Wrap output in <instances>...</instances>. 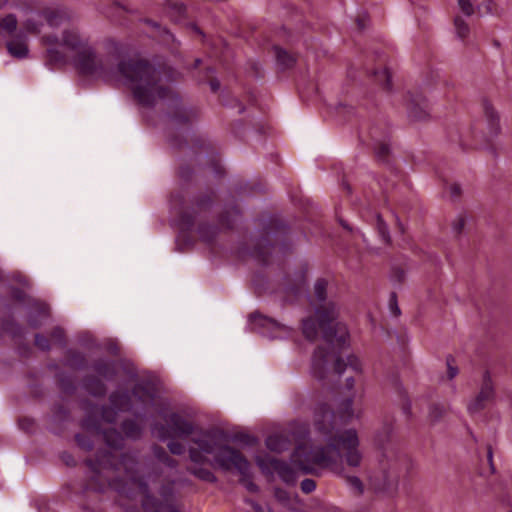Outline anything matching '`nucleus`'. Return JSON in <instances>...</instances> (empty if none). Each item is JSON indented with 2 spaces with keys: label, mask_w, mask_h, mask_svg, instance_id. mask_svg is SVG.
Listing matches in <instances>:
<instances>
[{
  "label": "nucleus",
  "mask_w": 512,
  "mask_h": 512,
  "mask_svg": "<svg viewBox=\"0 0 512 512\" xmlns=\"http://www.w3.org/2000/svg\"><path fill=\"white\" fill-rule=\"evenodd\" d=\"M69 20L64 10L48 8L24 23L27 32L42 35L49 65L71 64L82 75L121 84L143 106L152 107L159 100L175 107L178 105V95L162 82L161 72L148 61L127 57L119 60L115 66H108L106 60L97 55L89 37L77 28H65L61 38L46 31L47 28L61 27Z\"/></svg>",
  "instance_id": "1"
},
{
  "label": "nucleus",
  "mask_w": 512,
  "mask_h": 512,
  "mask_svg": "<svg viewBox=\"0 0 512 512\" xmlns=\"http://www.w3.org/2000/svg\"><path fill=\"white\" fill-rule=\"evenodd\" d=\"M354 415L353 397L342 401L337 413L325 403L318 404L312 432H308L305 425L292 431L297 440L292 461L304 474L329 470L344 478L350 490L360 495L364 490L362 481L357 476L347 475L343 467L345 463L349 468H359L364 459L357 430L341 428Z\"/></svg>",
  "instance_id": "2"
},
{
  "label": "nucleus",
  "mask_w": 512,
  "mask_h": 512,
  "mask_svg": "<svg viewBox=\"0 0 512 512\" xmlns=\"http://www.w3.org/2000/svg\"><path fill=\"white\" fill-rule=\"evenodd\" d=\"M95 430L111 450L101 453L95 461H87L89 489L101 492L106 486L118 489L117 482L131 483L144 495L142 506L146 512H179L171 503L173 482H165L157 471L140 466L134 455L119 453L123 437L115 429L102 428L100 424Z\"/></svg>",
  "instance_id": "3"
},
{
  "label": "nucleus",
  "mask_w": 512,
  "mask_h": 512,
  "mask_svg": "<svg viewBox=\"0 0 512 512\" xmlns=\"http://www.w3.org/2000/svg\"><path fill=\"white\" fill-rule=\"evenodd\" d=\"M315 313L323 338L328 347H318L312 357L311 374L317 380L328 383L338 382L347 391L362 379L363 367L360 359L351 354L343 358L340 351L346 347L349 333L345 324L337 322L338 309L334 303L316 306Z\"/></svg>",
  "instance_id": "4"
},
{
  "label": "nucleus",
  "mask_w": 512,
  "mask_h": 512,
  "mask_svg": "<svg viewBox=\"0 0 512 512\" xmlns=\"http://www.w3.org/2000/svg\"><path fill=\"white\" fill-rule=\"evenodd\" d=\"M154 398V388L148 383L135 385L132 394L116 391L110 396V406L102 409L101 419L111 424L116 421L118 412L132 411L138 415L154 405Z\"/></svg>",
  "instance_id": "5"
},
{
  "label": "nucleus",
  "mask_w": 512,
  "mask_h": 512,
  "mask_svg": "<svg viewBox=\"0 0 512 512\" xmlns=\"http://www.w3.org/2000/svg\"><path fill=\"white\" fill-rule=\"evenodd\" d=\"M406 464V456L396 448H384L377 468L368 475L371 486L379 492L396 491Z\"/></svg>",
  "instance_id": "6"
},
{
  "label": "nucleus",
  "mask_w": 512,
  "mask_h": 512,
  "mask_svg": "<svg viewBox=\"0 0 512 512\" xmlns=\"http://www.w3.org/2000/svg\"><path fill=\"white\" fill-rule=\"evenodd\" d=\"M192 442L198 446V450L191 448L189 450L190 459L199 463L204 461L202 454H211L214 456L213 465L220 468L218 458L226 449L235 450L231 446L222 443V435L216 430H200L193 434Z\"/></svg>",
  "instance_id": "7"
},
{
  "label": "nucleus",
  "mask_w": 512,
  "mask_h": 512,
  "mask_svg": "<svg viewBox=\"0 0 512 512\" xmlns=\"http://www.w3.org/2000/svg\"><path fill=\"white\" fill-rule=\"evenodd\" d=\"M220 469L235 471L240 475V483L252 493L258 491V486L252 480L251 464L238 450L226 449L218 458Z\"/></svg>",
  "instance_id": "8"
},
{
  "label": "nucleus",
  "mask_w": 512,
  "mask_h": 512,
  "mask_svg": "<svg viewBox=\"0 0 512 512\" xmlns=\"http://www.w3.org/2000/svg\"><path fill=\"white\" fill-rule=\"evenodd\" d=\"M163 419L166 425L155 424L151 428L152 434L162 441L173 437L186 438L196 432L195 425L178 413H170Z\"/></svg>",
  "instance_id": "9"
},
{
  "label": "nucleus",
  "mask_w": 512,
  "mask_h": 512,
  "mask_svg": "<svg viewBox=\"0 0 512 512\" xmlns=\"http://www.w3.org/2000/svg\"><path fill=\"white\" fill-rule=\"evenodd\" d=\"M249 325L252 330L271 339L284 338L290 333L289 326L259 313L250 315Z\"/></svg>",
  "instance_id": "10"
},
{
  "label": "nucleus",
  "mask_w": 512,
  "mask_h": 512,
  "mask_svg": "<svg viewBox=\"0 0 512 512\" xmlns=\"http://www.w3.org/2000/svg\"><path fill=\"white\" fill-rule=\"evenodd\" d=\"M256 463L264 473H277L280 479L288 485L295 484L297 472L288 463L273 457H257Z\"/></svg>",
  "instance_id": "11"
},
{
  "label": "nucleus",
  "mask_w": 512,
  "mask_h": 512,
  "mask_svg": "<svg viewBox=\"0 0 512 512\" xmlns=\"http://www.w3.org/2000/svg\"><path fill=\"white\" fill-rule=\"evenodd\" d=\"M494 395V387L490 375L488 372H485L479 393L467 405L468 413L475 415L482 411L493 400Z\"/></svg>",
  "instance_id": "12"
},
{
  "label": "nucleus",
  "mask_w": 512,
  "mask_h": 512,
  "mask_svg": "<svg viewBox=\"0 0 512 512\" xmlns=\"http://www.w3.org/2000/svg\"><path fill=\"white\" fill-rule=\"evenodd\" d=\"M27 41V36L23 33L16 34L6 43L9 54L18 59L26 58L29 54Z\"/></svg>",
  "instance_id": "13"
},
{
  "label": "nucleus",
  "mask_w": 512,
  "mask_h": 512,
  "mask_svg": "<svg viewBox=\"0 0 512 512\" xmlns=\"http://www.w3.org/2000/svg\"><path fill=\"white\" fill-rule=\"evenodd\" d=\"M429 107L425 99H412L408 105V115L412 120L421 121L429 117Z\"/></svg>",
  "instance_id": "14"
},
{
  "label": "nucleus",
  "mask_w": 512,
  "mask_h": 512,
  "mask_svg": "<svg viewBox=\"0 0 512 512\" xmlns=\"http://www.w3.org/2000/svg\"><path fill=\"white\" fill-rule=\"evenodd\" d=\"M483 113L484 119L488 126L489 134L492 136L496 135L500 130V120L497 111L488 101H484Z\"/></svg>",
  "instance_id": "15"
},
{
  "label": "nucleus",
  "mask_w": 512,
  "mask_h": 512,
  "mask_svg": "<svg viewBox=\"0 0 512 512\" xmlns=\"http://www.w3.org/2000/svg\"><path fill=\"white\" fill-rule=\"evenodd\" d=\"M265 443L269 450L279 453L289 448L290 439L282 433H275L268 436Z\"/></svg>",
  "instance_id": "16"
},
{
  "label": "nucleus",
  "mask_w": 512,
  "mask_h": 512,
  "mask_svg": "<svg viewBox=\"0 0 512 512\" xmlns=\"http://www.w3.org/2000/svg\"><path fill=\"white\" fill-rule=\"evenodd\" d=\"M97 374L107 380H110L115 375V363L108 360H100L94 365Z\"/></svg>",
  "instance_id": "17"
},
{
  "label": "nucleus",
  "mask_w": 512,
  "mask_h": 512,
  "mask_svg": "<svg viewBox=\"0 0 512 512\" xmlns=\"http://www.w3.org/2000/svg\"><path fill=\"white\" fill-rule=\"evenodd\" d=\"M285 294H286L287 301H292L293 298H298L302 295L307 296V284H306L304 276H301L299 278V281L296 284V286L287 287L285 289Z\"/></svg>",
  "instance_id": "18"
},
{
  "label": "nucleus",
  "mask_w": 512,
  "mask_h": 512,
  "mask_svg": "<svg viewBox=\"0 0 512 512\" xmlns=\"http://www.w3.org/2000/svg\"><path fill=\"white\" fill-rule=\"evenodd\" d=\"M477 12L481 17L486 15H498L499 9L494 1L484 0L477 6Z\"/></svg>",
  "instance_id": "19"
},
{
  "label": "nucleus",
  "mask_w": 512,
  "mask_h": 512,
  "mask_svg": "<svg viewBox=\"0 0 512 512\" xmlns=\"http://www.w3.org/2000/svg\"><path fill=\"white\" fill-rule=\"evenodd\" d=\"M277 63L283 68H290L295 63V58L288 54L285 50L276 47L275 48Z\"/></svg>",
  "instance_id": "20"
},
{
  "label": "nucleus",
  "mask_w": 512,
  "mask_h": 512,
  "mask_svg": "<svg viewBox=\"0 0 512 512\" xmlns=\"http://www.w3.org/2000/svg\"><path fill=\"white\" fill-rule=\"evenodd\" d=\"M122 429L125 435L129 438L136 439L141 434V427L135 421H124Z\"/></svg>",
  "instance_id": "21"
},
{
  "label": "nucleus",
  "mask_w": 512,
  "mask_h": 512,
  "mask_svg": "<svg viewBox=\"0 0 512 512\" xmlns=\"http://www.w3.org/2000/svg\"><path fill=\"white\" fill-rule=\"evenodd\" d=\"M375 225H376V229L378 231V234H379L381 240L384 243H389L390 242V233H389L388 227L379 214H377L375 216Z\"/></svg>",
  "instance_id": "22"
},
{
  "label": "nucleus",
  "mask_w": 512,
  "mask_h": 512,
  "mask_svg": "<svg viewBox=\"0 0 512 512\" xmlns=\"http://www.w3.org/2000/svg\"><path fill=\"white\" fill-rule=\"evenodd\" d=\"M198 234L203 241L210 242L215 238L217 228L211 225H201L198 228Z\"/></svg>",
  "instance_id": "23"
},
{
  "label": "nucleus",
  "mask_w": 512,
  "mask_h": 512,
  "mask_svg": "<svg viewBox=\"0 0 512 512\" xmlns=\"http://www.w3.org/2000/svg\"><path fill=\"white\" fill-rule=\"evenodd\" d=\"M303 334L309 340H313L317 336V328L312 318L304 319L302 323Z\"/></svg>",
  "instance_id": "24"
},
{
  "label": "nucleus",
  "mask_w": 512,
  "mask_h": 512,
  "mask_svg": "<svg viewBox=\"0 0 512 512\" xmlns=\"http://www.w3.org/2000/svg\"><path fill=\"white\" fill-rule=\"evenodd\" d=\"M327 285L325 279H318L314 284V296L320 303L326 299Z\"/></svg>",
  "instance_id": "25"
},
{
  "label": "nucleus",
  "mask_w": 512,
  "mask_h": 512,
  "mask_svg": "<svg viewBox=\"0 0 512 512\" xmlns=\"http://www.w3.org/2000/svg\"><path fill=\"white\" fill-rule=\"evenodd\" d=\"M456 34L460 39H464L469 34V25L461 17H456L454 20Z\"/></svg>",
  "instance_id": "26"
},
{
  "label": "nucleus",
  "mask_w": 512,
  "mask_h": 512,
  "mask_svg": "<svg viewBox=\"0 0 512 512\" xmlns=\"http://www.w3.org/2000/svg\"><path fill=\"white\" fill-rule=\"evenodd\" d=\"M192 474H194L197 478L214 483L217 481L216 476L208 469L206 468H197L191 471Z\"/></svg>",
  "instance_id": "27"
},
{
  "label": "nucleus",
  "mask_w": 512,
  "mask_h": 512,
  "mask_svg": "<svg viewBox=\"0 0 512 512\" xmlns=\"http://www.w3.org/2000/svg\"><path fill=\"white\" fill-rule=\"evenodd\" d=\"M153 452H154L155 457L160 462L164 463L165 465H167L169 467H175V465H176L175 461L167 455V453L165 452V450L163 448L155 446L153 449Z\"/></svg>",
  "instance_id": "28"
},
{
  "label": "nucleus",
  "mask_w": 512,
  "mask_h": 512,
  "mask_svg": "<svg viewBox=\"0 0 512 512\" xmlns=\"http://www.w3.org/2000/svg\"><path fill=\"white\" fill-rule=\"evenodd\" d=\"M466 224V215L459 213L452 222V232L454 235L459 236Z\"/></svg>",
  "instance_id": "29"
},
{
  "label": "nucleus",
  "mask_w": 512,
  "mask_h": 512,
  "mask_svg": "<svg viewBox=\"0 0 512 512\" xmlns=\"http://www.w3.org/2000/svg\"><path fill=\"white\" fill-rule=\"evenodd\" d=\"M87 390L94 396H102L105 394L106 389L103 383L99 381H88L86 384Z\"/></svg>",
  "instance_id": "30"
},
{
  "label": "nucleus",
  "mask_w": 512,
  "mask_h": 512,
  "mask_svg": "<svg viewBox=\"0 0 512 512\" xmlns=\"http://www.w3.org/2000/svg\"><path fill=\"white\" fill-rule=\"evenodd\" d=\"M445 409L440 404H432L429 408L428 417L431 422L439 421L444 415Z\"/></svg>",
  "instance_id": "31"
},
{
  "label": "nucleus",
  "mask_w": 512,
  "mask_h": 512,
  "mask_svg": "<svg viewBox=\"0 0 512 512\" xmlns=\"http://www.w3.org/2000/svg\"><path fill=\"white\" fill-rule=\"evenodd\" d=\"M376 78H377V81L383 85L384 87H386L387 89L390 88V82H391V75L390 73L384 69L383 71L381 72H377L376 73Z\"/></svg>",
  "instance_id": "32"
},
{
  "label": "nucleus",
  "mask_w": 512,
  "mask_h": 512,
  "mask_svg": "<svg viewBox=\"0 0 512 512\" xmlns=\"http://www.w3.org/2000/svg\"><path fill=\"white\" fill-rule=\"evenodd\" d=\"M76 442L79 447L87 451L91 450L93 447L92 441L85 435L77 434Z\"/></svg>",
  "instance_id": "33"
},
{
  "label": "nucleus",
  "mask_w": 512,
  "mask_h": 512,
  "mask_svg": "<svg viewBox=\"0 0 512 512\" xmlns=\"http://www.w3.org/2000/svg\"><path fill=\"white\" fill-rule=\"evenodd\" d=\"M458 5L466 16H471L474 13V6L470 0H458Z\"/></svg>",
  "instance_id": "34"
},
{
  "label": "nucleus",
  "mask_w": 512,
  "mask_h": 512,
  "mask_svg": "<svg viewBox=\"0 0 512 512\" xmlns=\"http://www.w3.org/2000/svg\"><path fill=\"white\" fill-rule=\"evenodd\" d=\"M168 448L174 455H181L185 452V446L182 443L174 440L169 441Z\"/></svg>",
  "instance_id": "35"
},
{
  "label": "nucleus",
  "mask_w": 512,
  "mask_h": 512,
  "mask_svg": "<svg viewBox=\"0 0 512 512\" xmlns=\"http://www.w3.org/2000/svg\"><path fill=\"white\" fill-rule=\"evenodd\" d=\"M35 344L39 349L43 351L49 350L50 348L48 339L40 334L35 336Z\"/></svg>",
  "instance_id": "36"
},
{
  "label": "nucleus",
  "mask_w": 512,
  "mask_h": 512,
  "mask_svg": "<svg viewBox=\"0 0 512 512\" xmlns=\"http://www.w3.org/2000/svg\"><path fill=\"white\" fill-rule=\"evenodd\" d=\"M316 488V483L313 479H304L302 482H301V490L308 494V493H311L315 490Z\"/></svg>",
  "instance_id": "37"
},
{
  "label": "nucleus",
  "mask_w": 512,
  "mask_h": 512,
  "mask_svg": "<svg viewBox=\"0 0 512 512\" xmlns=\"http://www.w3.org/2000/svg\"><path fill=\"white\" fill-rule=\"evenodd\" d=\"M274 495L276 499L282 504H287L290 499L288 492L281 488H276L274 491Z\"/></svg>",
  "instance_id": "38"
},
{
  "label": "nucleus",
  "mask_w": 512,
  "mask_h": 512,
  "mask_svg": "<svg viewBox=\"0 0 512 512\" xmlns=\"http://www.w3.org/2000/svg\"><path fill=\"white\" fill-rule=\"evenodd\" d=\"M447 374L450 380L455 378L458 374V368L453 365V359L451 357L447 358Z\"/></svg>",
  "instance_id": "39"
},
{
  "label": "nucleus",
  "mask_w": 512,
  "mask_h": 512,
  "mask_svg": "<svg viewBox=\"0 0 512 512\" xmlns=\"http://www.w3.org/2000/svg\"><path fill=\"white\" fill-rule=\"evenodd\" d=\"M52 338L55 341H57V342L62 344L63 341H64V331L61 328H59V327L55 328L53 330V332H52Z\"/></svg>",
  "instance_id": "40"
},
{
  "label": "nucleus",
  "mask_w": 512,
  "mask_h": 512,
  "mask_svg": "<svg viewBox=\"0 0 512 512\" xmlns=\"http://www.w3.org/2000/svg\"><path fill=\"white\" fill-rule=\"evenodd\" d=\"M375 150L378 157H384L389 152V146L387 144L381 143L375 147Z\"/></svg>",
  "instance_id": "41"
},
{
  "label": "nucleus",
  "mask_w": 512,
  "mask_h": 512,
  "mask_svg": "<svg viewBox=\"0 0 512 512\" xmlns=\"http://www.w3.org/2000/svg\"><path fill=\"white\" fill-rule=\"evenodd\" d=\"M402 411L406 416L411 415V403L405 395L403 396Z\"/></svg>",
  "instance_id": "42"
},
{
  "label": "nucleus",
  "mask_w": 512,
  "mask_h": 512,
  "mask_svg": "<svg viewBox=\"0 0 512 512\" xmlns=\"http://www.w3.org/2000/svg\"><path fill=\"white\" fill-rule=\"evenodd\" d=\"M390 309L392 311V313L395 315V316H398L400 314V309L399 307L397 306V303H396V296L395 294H392L391 295V299H390Z\"/></svg>",
  "instance_id": "43"
},
{
  "label": "nucleus",
  "mask_w": 512,
  "mask_h": 512,
  "mask_svg": "<svg viewBox=\"0 0 512 512\" xmlns=\"http://www.w3.org/2000/svg\"><path fill=\"white\" fill-rule=\"evenodd\" d=\"M105 44H106L107 49L110 51H113V52H117L120 48L119 43H117L116 41L111 40V39L107 40L105 42Z\"/></svg>",
  "instance_id": "44"
},
{
  "label": "nucleus",
  "mask_w": 512,
  "mask_h": 512,
  "mask_svg": "<svg viewBox=\"0 0 512 512\" xmlns=\"http://www.w3.org/2000/svg\"><path fill=\"white\" fill-rule=\"evenodd\" d=\"M450 193H451L452 197H458L460 195V193H461L460 186L457 185V184L451 185Z\"/></svg>",
  "instance_id": "45"
},
{
  "label": "nucleus",
  "mask_w": 512,
  "mask_h": 512,
  "mask_svg": "<svg viewBox=\"0 0 512 512\" xmlns=\"http://www.w3.org/2000/svg\"><path fill=\"white\" fill-rule=\"evenodd\" d=\"M73 360H74L75 364L80 365L84 362V357L79 353H75V354H73Z\"/></svg>",
  "instance_id": "46"
},
{
  "label": "nucleus",
  "mask_w": 512,
  "mask_h": 512,
  "mask_svg": "<svg viewBox=\"0 0 512 512\" xmlns=\"http://www.w3.org/2000/svg\"><path fill=\"white\" fill-rule=\"evenodd\" d=\"M63 460L66 462L67 465H72L74 464V459L72 458V456H70L69 454H63L62 456Z\"/></svg>",
  "instance_id": "47"
},
{
  "label": "nucleus",
  "mask_w": 512,
  "mask_h": 512,
  "mask_svg": "<svg viewBox=\"0 0 512 512\" xmlns=\"http://www.w3.org/2000/svg\"><path fill=\"white\" fill-rule=\"evenodd\" d=\"M383 431H384L385 436L388 437L393 431L392 425L391 424L384 425Z\"/></svg>",
  "instance_id": "48"
},
{
  "label": "nucleus",
  "mask_w": 512,
  "mask_h": 512,
  "mask_svg": "<svg viewBox=\"0 0 512 512\" xmlns=\"http://www.w3.org/2000/svg\"><path fill=\"white\" fill-rule=\"evenodd\" d=\"M247 503H249L251 505V507L256 511V512H261V506L259 504H257L256 502L254 501H251V500H248Z\"/></svg>",
  "instance_id": "49"
},
{
  "label": "nucleus",
  "mask_w": 512,
  "mask_h": 512,
  "mask_svg": "<svg viewBox=\"0 0 512 512\" xmlns=\"http://www.w3.org/2000/svg\"><path fill=\"white\" fill-rule=\"evenodd\" d=\"M181 224L183 227H190L192 225V221L190 219H187L185 216L181 219Z\"/></svg>",
  "instance_id": "50"
},
{
  "label": "nucleus",
  "mask_w": 512,
  "mask_h": 512,
  "mask_svg": "<svg viewBox=\"0 0 512 512\" xmlns=\"http://www.w3.org/2000/svg\"><path fill=\"white\" fill-rule=\"evenodd\" d=\"M210 87H211L212 91L215 92V91H217L219 89L220 83L218 81H216V80L211 81L210 82Z\"/></svg>",
  "instance_id": "51"
},
{
  "label": "nucleus",
  "mask_w": 512,
  "mask_h": 512,
  "mask_svg": "<svg viewBox=\"0 0 512 512\" xmlns=\"http://www.w3.org/2000/svg\"><path fill=\"white\" fill-rule=\"evenodd\" d=\"M395 276H397V280L401 281L404 278V273L402 271H395Z\"/></svg>",
  "instance_id": "52"
},
{
  "label": "nucleus",
  "mask_w": 512,
  "mask_h": 512,
  "mask_svg": "<svg viewBox=\"0 0 512 512\" xmlns=\"http://www.w3.org/2000/svg\"><path fill=\"white\" fill-rule=\"evenodd\" d=\"M357 23H358V27H359L360 29H364V28H365V24H364L363 20L358 19V20H357Z\"/></svg>",
  "instance_id": "53"
},
{
  "label": "nucleus",
  "mask_w": 512,
  "mask_h": 512,
  "mask_svg": "<svg viewBox=\"0 0 512 512\" xmlns=\"http://www.w3.org/2000/svg\"><path fill=\"white\" fill-rule=\"evenodd\" d=\"M186 172H187V169H186V168H182V169L180 170V176H181L182 178H185V177H186Z\"/></svg>",
  "instance_id": "54"
},
{
  "label": "nucleus",
  "mask_w": 512,
  "mask_h": 512,
  "mask_svg": "<svg viewBox=\"0 0 512 512\" xmlns=\"http://www.w3.org/2000/svg\"><path fill=\"white\" fill-rule=\"evenodd\" d=\"M256 253L258 256H261V257L265 255V252L261 251V250H258Z\"/></svg>",
  "instance_id": "55"
},
{
  "label": "nucleus",
  "mask_w": 512,
  "mask_h": 512,
  "mask_svg": "<svg viewBox=\"0 0 512 512\" xmlns=\"http://www.w3.org/2000/svg\"><path fill=\"white\" fill-rule=\"evenodd\" d=\"M488 459H489V461L492 460V451H491V449L488 450Z\"/></svg>",
  "instance_id": "56"
},
{
  "label": "nucleus",
  "mask_w": 512,
  "mask_h": 512,
  "mask_svg": "<svg viewBox=\"0 0 512 512\" xmlns=\"http://www.w3.org/2000/svg\"><path fill=\"white\" fill-rule=\"evenodd\" d=\"M171 205H172L173 209H176V203H175L174 199L171 200Z\"/></svg>",
  "instance_id": "57"
},
{
  "label": "nucleus",
  "mask_w": 512,
  "mask_h": 512,
  "mask_svg": "<svg viewBox=\"0 0 512 512\" xmlns=\"http://www.w3.org/2000/svg\"><path fill=\"white\" fill-rule=\"evenodd\" d=\"M341 225H342L343 227L347 228V229L349 228V227H348V225H347L346 223H344L343 221H341Z\"/></svg>",
  "instance_id": "58"
},
{
  "label": "nucleus",
  "mask_w": 512,
  "mask_h": 512,
  "mask_svg": "<svg viewBox=\"0 0 512 512\" xmlns=\"http://www.w3.org/2000/svg\"><path fill=\"white\" fill-rule=\"evenodd\" d=\"M83 425H84L85 427H87V428L89 427L88 422H85Z\"/></svg>",
  "instance_id": "59"
},
{
  "label": "nucleus",
  "mask_w": 512,
  "mask_h": 512,
  "mask_svg": "<svg viewBox=\"0 0 512 512\" xmlns=\"http://www.w3.org/2000/svg\"><path fill=\"white\" fill-rule=\"evenodd\" d=\"M384 431H380V433L378 434V437H381V434H383Z\"/></svg>",
  "instance_id": "60"
},
{
  "label": "nucleus",
  "mask_w": 512,
  "mask_h": 512,
  "mask_svg": "<svg viewBox=\"0 0 512 512\" xmlns=\"http://www.w3.org/2000/svg\"><path fill=\"white\" fill-rule=\"evenodd\" d=\"M384 431H380V433L378 434V437H381V434H383Z\"/></svg>",
  "instance_id": "61"
}]
</instances>
